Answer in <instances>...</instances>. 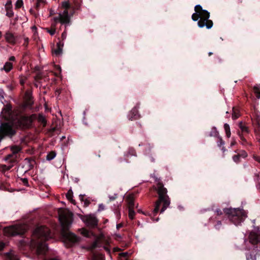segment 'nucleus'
Listing matches in <instances>:
<instances>
[{
    "mask_svg": "<svg viewBox=\"0 0 260 260\" xmlns=\"http://www.w3.org/2000/svg\"><path fill=\"white\" fill-rule=\"evenodd\" d=\"M79 199L80 200V201L83 203V206L84 207H87L89 204L90 203V202H89V200H88L87 199H85V196L84 195H82V194H80L79 196Z\"/></svg>",
    "mask_w": 260,
    "mask_h": 260,
    "instance_id": "obj_25",
    "label": "nucleus"
},
{
    "mask_svg": "<svg viewBox=\"0 0 260 260\" xmlns=\"http://www.w3.org/2000/svg\"><path fill=\"white\" fill-rule=\"evenodd\" d=\"M217 59H218V60L219 61V62L221 63L222 62V60H221V59L220 58L217 57Z\"/></svg>",
    "mask_w": 260,
    "mask_h": 260,
    "instance_id": "obj_63",
    "label": "nucleus"
},
{
    "mask_svg": "<svg viewBox=\"0 0 260 260\" xmlns=\"http://www.w3.org/2000/svg\"><path fill=\"white\" fill-rule=\"evenodd\" d=\"M92 246L93 248H96V247H99L101 246H100L99 245V241L98 240H96L95 242H93V243L92 244Z\"/></svg>",
    "mask_w": 260,
    "mask_h": 260,
    "instance_id": "obj_44",
    "label": "nucleus"
},
{
    "mask_svg": "<svg viewBox=\"0 0 260 260\" xmlns=\"http://www.w3.org/2000/svg\"><path fill=\"white\" fill-rule=\"evenodd\" d=\"M24 161L28 166V170H32L36 164L35 158L32 157L25 158L24 159Z\"/></svg>",
    "mask_w": 260,
    "mask_h": 260,
    "instance_id": "obj_16",
    "label": "nucleus"
},
{
    "mask_svg": "<svg viewBox=\"0 0 260 260\" xmlns=\"http://www.w3.org/2000/svg\"><path fill=\"white\" fill-rule=\"evenodd\" d=\"M239 154L240 155V157H242L243 158H245L247 156V153L245 151H242Z\"/></svg>",
    "mask_w": 260,
    "mask_h": 260,
    "instance_id": "obj_47",
    "label": "nucleus"
},
{
    "mask_svg": "<svg viewBox=\"0 0 260 260\" xmlns=\"http://www.w3.org/2000/svg\"><path fill=\"white\" fill-rule=\"evenodd\" d=\"M56 94H57L59 95L61 93V89L60 88L56 89L55 90Z\"/></svg>",
    "mask_w": 260,
    "mask_h": 260,
    "instance_id": "obj_52",
    "label": "nucleus"
},
{
    "mask_svg": "<svg viewBox=\"0 0 260 260\" xmlns=\"http://www.w3.org/2000/svg\"><path fill=\"white\" fill-rule=\"evenodd\" d=\"M1 116L8 121L1 122L0 125V141L5 137L12 138L16 134V130L13 127V121H15L16 126L20 129L30 128L33 121L37 120L38 115L36 114L28 116L23 114L20 109L12 110L11 105H7L3 108Z\"/></svg>",
    "mask_w": 260,
    "mask_h": 260,
    "instance_id": "obj_1",
    "label": "nucleus"
},
{
    "mask_svg": "<svg viewBox=\"0 0 260 260\" xmlns=\"http://www.w3.org/2000/svg\"><path fill=\"white\" fill-rule=\"evenodd\" d=\"M37 120L39 122L43 124L44 126H46V120L45 119V118L42 114H39L38 115V118Z\"/></svg>",
    "mask_w": 260,
    "mask_h": 260,
    "instance_id": "obj_27",
    "label": "nucleus"
},
{
    "mask_svg": "<svg viewBox=\"0 0 260 260\" xmlns=\"http://www.w3.org/2000/svg\"><path fill=\"white\" fill-rule=\"evenodd\" d=\"M5 38L6 41L12 45H15L16 43L17 37L10 31L6 32Z\"/></svg>",
    "mask_w": 260,
    "mask_h": 260,
    "instance_id": "obj_14",
    "label": "nucleus"
},
{
    "mask_svg": "<svg viewBox=\"0 0 260 260\" xmlns=\"http://www.w3.org/2000/svg\"><path fill=\"white\" fill-rule=\"evenodd\" d=\"M26 104L28 107H31L34 104L32 97L31 94L28 92L25 93Z\"/></svg>",
    "mask_w": 260,
    "mask_h": 260,
    "instance_id": "obj_18",
    "label": "nucleus"
},
{
    "mask_svg": "<svg viewBox=\"0 0 260 260\" xmlns=\"http://www.w3.org/2000/svg\"><path fill=\"white\" fill-rule=\"evenodd\" d=\"M140 115L139 114L137 106L134 107L130 111L128 115V118L130 120H136L139 118Z\"/></svg>",
    "mask_w": 260,
    "mask_h": 260,
    "instance_id": "obj_15",
    "label": "nucleus"
},
{
    "mask_svg": "<svg viewBox=\"0 0 260 260\" xmlns=\"http://www.w3.org/2000/svg\"><path fill=\"white\" fill-rule=\"evenodd\" d=\"M27 226L24 223H18L5 227L3 232L6 236H15L23 234L27 230Z\"/></svg>",
    "mask_w": 260,
    "mask_h": 260,
    "instance_id": "obj_6",
    "label": "nucleus"
},
{
    "mask_svg": "<svg viewBox=\"0 0 260 260\" xmlns=\"http://www.w3.org/2000/svg\"><path fill=\"white\" fill-rule=\"evenodd\" d=\"M44 260H60L58 257H53V258H50L48 259H45Z\"/></svg>",
    "mask_w": 260,
    "mask_h": 260,
    "instance_id": "obj_53",
    "label": "nucleus"
},
{
    "mask_svg": "<svg viewBox=\"0 0 260 260\" xmlns=\"http://www.w3.org/2000/svg\"><path fill=\"white\" fill-rule=\"evenodd\" d=\"M88 233V232L87 230L83 229L82 234L85 236H87Z\"/></svg>",
    "mask_w": 260,
    "mask_h": 260,
    "instance_id": "obj_51",
    "label": "nucleus"
},
{
    "mask_svg": "<svg viewBox=\"0 0 260 260\" xmlns=\"http://www.w3.org/2000/svg\"><path fill=\"white\" fill-rule=\"evenodd\" d=\"M6 10L12 9V4L11 0H8L5 5Z\"/></svg>",
    "mask_w": 260,
    "mask_h": 260,
    "instance_id": "obj_36",
    "label": "nucleus"
},
{
    "mask_svg": "<svg viewBox=\"0 0 260 260\" xmlns=\"http://www.w3.org/2000/svg\"><path fill=\"white\" fill-rule=\"evenodd\" d=\"M125 202L128 209V211H135V209H137V211H142V209H138V204L135 203V197L134 194L129 193L126 196Z\"/></svg>",
    "mask_w": 260,
    "mask_h": 260,
    "instance_id": "obj_9",
    "label": "nucleus"
},
{
    "mask_svg": "<svg viewBox=\"0 0 260 260\" xmlns=\"http://www.w3.org/2000/svg\"><path fill=\"white\" fill-rule=\"evenodd\" d=\"M218 141L217 142V145L219 147H221V146L223 145L224 144V142L222 140V138L221 137H218Z\"/></svg>",
    "mask_w": 260,
    "mask_h": 260,
    "instance_id": "obj_40",
    "label": "nucleus"
},
{
    "mask_svg": "<svg viewBox=\"0 0 260 260\" xmlns=\"http://www.w3.org/2000/svg\"><path fill=\"white\" fill-rule=\"evenodd\" d=\"M253 91L255 94V96L257 99L260 98V90L258 87L254 86L253 87Z\"/></svg>",
    "mask_w": 260,
    "mask_h": 260,
    "instance_id": "obj_35",
    "label": "nucleus"
},
{
    "mask_svg": "<svg viewBox=\"0 0 260 260\" xmlns=\"http://www.w3.org/2000/svg\"><path fill=\"white\" fill-rule=\"evenodd\" d=\"M20 84L21 85H23L24 84V83H25V82H24V80H21L20 81Z\"/></svg>",
    "mask_w": 260,
    "mask_h": 260,
    "instance_id": "obj_60",
    "label": "nucleus"
},
{
    "mask_svg": "<svg viewBox=\"0 0 260 260\" xmlns=\"http://www.w3.org/2000/svg\"><path fill=\"white\" fill-rule=\"evenodd\" d=\"M104 249L107 251L108 253H110V250L107 246H104Z\"/></svg>",
    "mask_w": 260,
    "mask_h": 260,
    "instance_id": "obj_55",
    "label": "nucleus"
},
{
    "mask_svg": "<svg viewBox=\"0 0 260 260\" xmlns=\"http://www.w3.org/2000/svg\"><path fill=\"white\" fill-rule=\"evenodd\" d=\"M224 128L225 130L226 137L228 138H230L231 135L230 125L227 123H225L224 124Z\"/></svg>",
    "mask_w": 260,
    "mask_h": 260,
    "instance_id": "obj_32",
    "label": "nucleus"
},
{
    "mask_svg": "<svg viewBox=\"0 0 260 260\" xmlns=\"http://www.w3.org/2000/svg\"><path fill=\"white\" fill-rule=\"evenodd\" d=\"M239 126L241 131V132H238L239 136L241 140L242 144L245 145L248 144V142H247L246 139L244 137L242 133H245L248 134L249 132V128L247 126L244 125L243 124L242 122H240L239 123Z\"/></svg>",
    "mask_w": 260,
    "mask_h": 260,
    "instance_id": "obj_12",
    "label": "nucleus"
},
{
    "mask_svg": "<svg viewBox=\"0 0 260 260\" xmlns=\"http://www.w3.org/2000/svg\"><path fill=\"white\" fill-rule=\"evenodd\" d=\"M249 242L253 245L260 243V231L257 226H254L249 235Z\"/></svg>",
    "mask_w": 260,
    "mask_h": 260,
    "instance_id": "obj_11",
    "label": "nucleus"
},
{
    "mask_svg": "<svg viewBox=\"0 0 260 260\" xmlns=\"http://www.w3.org/2000/svg\"><path fill=\"white\" fill-rule=\"evenodd\" d=\"M246 212H226L228 218L235 224L240 223L245 218Z\"/></svg>",
    "mask_w": 260,
    "mask_h": 260,
    "instance_id": "obj_8",
    "label": "nucleus"
},
{
    "mask_svg": "<svg viewBox=\"0 0 260 260\" xmlns=\"http://www.w3.org/2000/svg\"><path fill=\"white\" fill-rule=\"evenodd\" d=\"M66 197L72 204L76 205V201L73 199V192L72 189H70L68 190L66 194Z\"/></svg>",
    "mask_w": 260,
    "mask_h": 260,
    "instance_id": "obj_22",
    "label": "nucleus"
},
{
    "mask_svg": "<svg viewBox=\"0 0 260 260\" xmlns=\"http://www.w3.org/2000/svg\"><path fill=\"white\" fill-rule=\"evenodd\" d=\"M62 48H60V47H57L52 50L53 54L56 55V56H59L62 54Z\"/></svg>",
    "mask_w": 260,
    "mask_h": 260,
    "instance_id": "obj_31",
    "label": "nucleus"
},
{
    "mask_svg": "<svg viewBox=\"0 0 260 260\" xmlns=\"http://www.w3.org/2000/svg\"><path fill=\"white\" fill-rule=\"evenodd\" d=\"M55 24H51V28L50 29L47 28V31L50 34V35L53 36L56 32Z\"/></svg>",
    "mask_w": 260,
    "mask_h": 260,
    "instance_id": "obj_33",
    "label": "nucleus"
},
{
    "mask_svg": "<svg viewBox=\"0 0 260 260\" xmlns=\"http://www.w3.org/2000/svg\"><path fill=\"white\" fill-rule=\"evenodd\" d=\"M29 39L28 38H25L24 39V42L23 44V46H24L25 47H27L28 44Z\"/></svg>",
    "mask_w": 260,
    "mask_h": 260,
    "instance_id": "obj_46",
    "label": "nucleus"
},
{
    "mask_svg": "<svg viewBox=\"0 0 260 260\" xmlns=\"http://www.w3.org/2000/svg\"><path fill=\"white\" fill-rule=\"evenodd\" d=\"M236 144V142L235 140H233L232 142H231V146H233L234 145H235V144Z\"/></svg>",
    "mask_w": 260,
    "mask_h": 260,
    "instance_id": "obj_57",
    "label": "nucleus"
},
{
    "mask_svg": "<svg viewBox=\"0 0 260 260\" xmlns=\"http://www.w3.org/2000/svg\"><path fill=\"white\" fill-rule=\"evenodd\" d=\"M52 237L50 230L45 226H39L34 230L31 241L37 245V252L38 254H44L48 250L45 242Z\"/></svg>",
    "mask_w": 260,
    "mask_h": 260,
    "instance_id": "obj_2",
    "label": "nucleus"
},
{
    "mask_svg": "<svg viewBox=\"0 0 260 260\" xmlns=\"http://www.w3.org/2000/svg\"><path fill=\"white\" fill-rule=\"evenodd\" d=\"M62 7L64 9H69L70 8V4L69 2L64 1L62 3Z\"/></svg>",
    "mask_w": 260,
    "mask_h": 260,
    "instance_id": "obj_37",
    "label": "nucleus"
},
{
    "mask_svg": "<svg viewBox=\"0 0 260 260\" xmlns=\"http://www.w3.org/2000/svg\"><path fill=\"white\" fill-rule=\"evenodd\" d=\"M223 211H238V212H239V211H245V210H244L243 209H241L240 208H224L223 210Z\"/></svg>",
    "mask_w": 260,
    "mask_h": 260,
    "instance_id": "obj_34",
    "label": "nucleus"
},
{
    "mask_svg": "<svg viewBox=\"0 0 260 260\" xmlns=\"http://www.w3.org/2000/svg\"><path fill=\"white\" fill-rule=\"evenodd\" d=\"M58 219L61 226V234L64 241L69 242L71 245L77 242L78 241V237L69 231L73 221L72 212H60Z\"/></svg>",
    "mask_w": 260,
    "mask_h": 260,
    "instance_id": "obj_3",
    "label": "nucleus"
},
{
    "mask_svg": "<svg viewBox=\"0 0 260 260\" xmlns=\"http://www.w3.org/2000/svg\"><path fill=\"white\" fill-rule=\"evenodd\" d=\"M20 180H21L23 184L26 186H29V184H28V179L27 178H21Z\"/></svg>",
    "mask_w": 260,
    "mask_h": 260,
    "instance_id": "obj_42",
    "label": "nucleus"
},
{
    "mask_svg": "<svg viewBox=\"0 0 260 260\" xmlns=\"http://www.w3.org/2000/svg\"><path fill=\"white\" fill-rule=\"evenodd\" d=\"M240 116L239 111L238 109H237L235 107L233 108V113H232V118L233 119H237Z\"/></svg>",
    "mask_w": 260,
    "mask_h": 260,
    "instance_id": "obj_30",
    "label": "nucleus"
},
{
    "mask_svg": "<svg viewBox=\"0 0 260 260\" xmlns=\"http://www.w3.org/2000/svg\"><path fill=\"white\" fill-rule=\"evenodd\" d=\"M75 6L78 8L80 6L82 0H73Z\"/></svg>",
    "mask_w": 260,
    "mask_h": 260,
    "instance_id": "obj_43",
    "label": "nucleus"
},
{
    "mask_svg": "<svg viewBox=\"0 0 260 260\" xmlns=\"http://www.w3.org/2000/svg\"><path fill=\"white\" fill-rule=\"evenodd\" d=\"M79 215L87 226L91 228H94L97 226L99 221L94 215L89 214L88 215L83 216L79 214Z\"/></svg>",
    "mask_w": 260,
    "mask_h": 260,
    "instance_id": "obj_10",
    "label": "nucleus"
},
{
    "mask_svg": "<svg viewBox=\"0 0 260 260\" xmlns=\"http://www.w3.org/2000/svg\"><path fill=\"white\" fill-rule=\"evenodd\" d=\"M240 155L238 154L236 155H234L233 156V159L235 162H238L240 161Z\"/></svg>",
    "mask_w": 260,
    "mask_h": 260,
    "instance_id": "obj_39",
    "label": "nucleus"
},
{
    "mask_svg": "<svg viewBox=\"0 0 260 260\" xmlns=\"http://www.w3.org/2000/svg\"><path fill=\"white\" fill-rule=\"evenodd\" d=\"M136 212H128V217L131 219H133L135 216Z\"/></svg>",
    "mask_w": 260,
    "mask_h": 260,
    "instance_id": "obj_45",
    "label": "nucleus"
},
{
    "mask_svg": "<svg viewBox=\"0 0 260 260\" xmlns=\"http://www.w3.org/2000/svg\"><path fill=\"white\" fill-rule=\"evenodd\" d=\"M122 226V224H118L117 225V229H119L120 228H121Z\"/></svg>",
    "mask_w": 260,
    "mask_h": 260,
    "instance_id": "obj_61",
    "label": "nucleus"
},
{
    "mask_svg": "<svg viewBox=\"0 0 260 260\" xmlns=\"http://www.w3.org/2000/svg\"><path fill=\"white\" fill-rule=\"evenodd\" d=\"M13 68L12 63L7 61L5 63V65L3 68L2 70H4L6 71V72H9Z\"/></svg>",
    "mask_w": 260,
    "mask_h": 260,
    "instance_id": "obj_24",
    "label": "nucleus"
},
{
    "mask_svg": "<svg viewBox=\"0 0 260 260\" xmlns=\"http://www.w3.org/2000/svg\"><path fill=\"white\" fill-rule=\"evenodd\" d=\"M9 60L10 61H15V57L14 56H11V57L9 58Z\"/></svg>",
    "mask_w": 260,
    "mask_h": 260,
    "instance_id": "obj_54",
    "label": "nucleus"
},
{
    "mask_svg": "<svg viewBox=\"0 0 260 260\" xmlns=\"http://www.w3.org/2000/svg\"><path fill=\"white\" fill-rule=\"evenodd\" d=\"M67 37V32L66 30H64V31L61 34V38L62 40H63L66 38Z\"/></svg>",
    "mask_w": 260,
    "mask_h": 260,
    "instance_id": "obj_48",
    "label": "nucleus"
},
{
    "mask_svg": "<svg viewBox=\"0 0 260 260\" xmlns=\"http://www.w3.org/2000/svg\"><path fill=\"white\" fill-rule=\"evenodd\" d=\"M6 11L7 12L6 16H7L9 17H12L13 16L14 13L13 12L12 9H11V10H6Z\"/></svg>",
    "mask_w": 260,
    "mask_h": 260,
    "instance_id": "obj_41",
    "label": "nucleus"
},
{
    "mask_svg": "<svg viewBox=\"0 0 260 260\" xmlns=\"http://www.w3.org/2000/svg\"><path fill=\"white\" fill-rule=\"evenodd\" d=\"M117 193H114L113 195H109L108 199L106 201V204H101L99 206L98 211L110 209L114 211H120L119 204L116 202L118 198Z\"/></svg>",
    "mask_w": 260,
    "mask_h": 260,
    "instance_id": "obj_7",
    "label": "nucleus"
},
{
    "mask_svg": "<svg viewBox=\"0 0 260 260\" xmlns=\"http://www.w3.org/2000/svg\"><path fill=\"white\" fill-rule=\"evenodd\" d=\"M40 6V2L38 0V2L36 5V9H38V8Z\"/></svg>",
    "mask_w": 260,
    "mask_h": 260,
    "instance_id": "obj_59",
    "label": "nucleus"
},
{
    "mask_svg": "<svg viewBox=\"0 0 260 260\" xmlns=\"http://www.w3.org/2000/svg\"><path fill=\"white\" fill-rule=\"evenodd\" d=\"M178 208H179V210H184V208L183 207L179 206Z\"/></svg>",
    "mask_w": 260,
    "mask_h": 260,
    "instance_id": "obj_62",
    "label": "nucleus"
},
{
    "mask_svg": "<svg viewBox=\"0 0 260 260\" xmlns=\"http://www.w3.org/2000/svg\"><path fill=\"white\" fill-rule=\"evenodd\" d=\"M208 136L209 137H218V132L217 131V129L215 127H213L211 129V132H210Z\"/></svg>",
    "mask_w": 260,
    "mask_h": 260,
    "instance_id": "obj_29",
    "label": "nucleus"
},
{
    "mask_svg": "<svg viewBox=\"0 0 260 260\" xmlns=\"http://www.w3.org/2000/svg\"><path fill=\"white\" fill-rule=\"evenodd\" d=\"M54 23L52 24H56V23L58 22H60L62 24H65L66 27L68 25L66 21L63 20V18L62 17L61 13H59L58 14V16L57 17H55L53 18Z\"/></svg>",
    "mask_w": 260,
    "mask_h": 260,
    "instance_id": "obj_20",
    "label": "nucleus"
},
{
    "mask_svg": "<svg viewBox=\"0 0 260 260\" xmlns=\"http://www.w3.org/2000/svg\"><path fill=\"white\" fill-rule=\"evenodd\" d=\"M23 4L22 0H17L15 4V8L16 9L20 8L22 6Z\"/></svg>",
    "mask_w": 260,
    "mask_h": 260,
    "instance_id": "obj_38",
    "label": "nucleus"
},
{
    "mask_svg": "<svg viewBox=\"0 0 260 260\" xmlns=\"http://www.w3.org/2000/svg\"><path fill=\"white\" fill-rule=\"evenodd\" d=\"M63 46V43L61 42L60 41H59V42L57 43L56 47H60V48H62Z\"/></svg>",
    "mask_w": 260,
    "mask_h": 260,
    "instance_id": "obj_49",
    "label": "nucleus"
},
{
    "mask_svg": "<svg viewBox=\"0 0 260 260\" xmlns=\"http://www.w3.org/2000/svg\"><path fill=\"white\" fill-rule=\"evenodd\" d=\"M195 13L192 14L191 19L194 21L198 22V25L200 28L205 26L207 29H210L213 25L212 20H210V13L203 9L202 6L200 5H196L194 7Z\"/></svg>",
    "mask_w": 260,
    "mask_h": 260,
    "instance_id": "obj_4",
    "label": "nucleus"
},
{
    "mask_svg": "<svg viewBox=\"0 0 260 260\" xmlns=\"http://www.w3.org/2000/svg\"><path fill=\"white\" fill-rule=\"evenodd\" d=\"M256 254L254 252H249L246 253V260H256Z\"/></svg>",
    "mask_w": 260,
    "mask_h": 260,
    "instance_id": "obj_26",
    "label": "nucleus"
},
{
    "mask_svg": "<svg viewBox=\"0 0 260 260\" xmlns=\"http://www.w3.org/2000/svg\"><path fill=\"white\" fill-rule=\"evenodd\" d=\"M18 155H16L13 152L6 156V160H10L11 162H15L17 161Z\"/></svg>",
    "mask_w": 260,
    "mask_h": 260,
    "instance_id": "obj_21",
    "label": "nucleus"
},
{
    "mask_svg": "<svg viewBox=\"0 0 260 260\" xmlns=\"http://www.w3.org/2000/svg\"><path fill=\"white\" fill-rule=\"evenodd\" d=\"M96 128L101 129L102 128V124L100 123H98L96 125Z\"/></svg>",
    "mask_w": 260,
    "mask_h": 260,
    "instance_id": "obj_56",
    "label": "nucleus"
},
{
    "mask_svg": "<svg viewBox=\"0 0 260 260\" xmlns=\"http://www.w3.org/2000/svg\"><path fill=\"white\" fill-rule=\"evenodd\" d=\"M5 257L6 260H19L17 256L13 251L6 253Z\"/></svg>",
    "mask_w": 260,
    "mask_h": 260,
    "instance_id": "obj_17",
    "label": "nucleus"
},
{
    "mask_svg": "<svg viewBox=\"0 0 260 260\" xmlns=\"http://www.w3.org/2000/svg\"><path fill=\"white\" fill-rule=\"evenodd\" d=\"M156 190L158 199L154 204L152 211H165L170 204V200L167 195V189L164 187L161 182H158L157 183Z\"/></svg>",
    "mask_w": 260,
    "mask_h": 260,
    "instance_id": "obj_5",
    "label": "nucleus"
},
{
    "mask_svg": "<svg viewBox=\"0 0 260 260\" xmlns=\"http://www.w3.org/2000/svg\"><path fill=\"white\" fill-rule=\"evenodd\" d=\"M258 183L256 184L257 188L260 190V182H259L258 179L257 180Z\"/></svg>",
    "mask_w": 260,
    "mask_h": 260,
    "instance_id": "obj_58",
    "label": "nucleus"
},
{
    "mask_svg": "<svg viewBox=\"0 0 260 260\" xmlns=\"http://www.w3.org/2000/svg\"><path fill=\"white\" fill-rule=\"evenodd\" d=\"M256 160L260 163V157H258Z\"/></svg>",
    "mask_w": 260,
    "mask_h": 260,
    "instance_id": "obj_64",
    "label": "nucleus"
},
{
    "mask_svg": "<svg viewBox=\"0 0 260 260\" xmlns=\"http://www.w3.org/2000/svg\"><path fill=\"white\" fill-rule=\"evenodd\" d=\"M69 9H64L62 14H61L62 17L66 21L67 24L69 25L70 23L71 19L68 12Z\"/></svg>",
    "mask_w": 260,
    "mask_h": 260,
    "instance_id": "obj_19",
    "label": "nucleus"
},
{
    "mask_svg": "<svg viewBox=\"0 0 260 260\" xmlns=\"http://www.w3.org/2000/svg\"><path fill=\"white\" fill-rule=\"evenodd\" d=\"M252 124L256 127H260V113L257 110H254L251 118Z\"/></svg>",
    "mask_w": 260,
    "mask_h": 260,
    "instance_id": "obj_13",
    "label": "nucleus"
},
{
    "mask_svg": "<svg viewBox=\"0 0 260 260\" xmlns=\"http://www.w3.org/2000/svg\"><path fill=\"white\" fill-rule=\"evenodd\" d=\"M22 150L21 147L17 145H14L11 146V151L16 155H18V153Z\"/></svg>",
    "mask_w": 260,
    "mask_h": 260,
    "instance_id": "obj_23",
    "label": "nucleus"
},
{
    "mask_svg": "<svg viewBox=\"0 0 260 260\" xmlns=\"http://www.w3.org/2000/svg\"><path fill=\"white\" fill-rule=\"evenodd\" d=\"M56 153L55 151H51L49 152L46 156V159L47 160H51L55 158Z\"/></svg>",
    "mask_w": 260,
    "mask_h": 260,
    "instance_id": "obj_28",
    "label": "nucleus"
},
{
    "mask_svg": "<svg viewBox=\"0 0 260 260\" xmlns=\"http://www.w3.org/2000/svg\"><path fill=\"white\" fill-rule=\"evenodd\" d=\"M5 244L3 242L0 241V250L3 249V248L5 247Z\"/></svg>",
    "mask_w": 260,
    "mask_h": 260,
    "instance_id": "obj_50",
    "label": "nucleus"
}]
</instances>
